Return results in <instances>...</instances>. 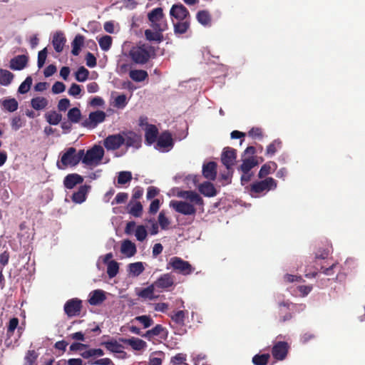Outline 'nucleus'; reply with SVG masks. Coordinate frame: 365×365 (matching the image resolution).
<instances>
[{
    "mask_svg": "<svg viewBox=\"0 0 365 365\" xmlns=\"http://www.w3.org/2000/svg\"><path fill=\"white\" fill-rule=\"evenodd\" d=\"M129 56L135 63L145 64L150 58L155 56V49L148 43H139L132 47Z\"/></svg>",
    "mask_w": 365,
    "mask_h": 365,
    "instance_id": "f257e3e1",
    "label": "nucleus"
},
{
    "mask_svg": "<svg viewBox=\"0 0 365 365\" xmlns=\"http://www.w3.org/2000/svg\"><path fill=\"white\" fill-rule=\"evenodd\" d=\"M83 156V149L77 152L75 148L70 147L62 155L61 162L57 163V166L59 169H64L68 166L74 167L81 161Z\"/></svg>",
    "mask_w": 365,
    "mask_h": 365,
    "instance_id": "f03ea898",
    "label": "nucleus"
},
{
    "mask_svg": "<svg viewBox=\"0 0 365 365\" xmlns=\"http://www.w3.org/2000/svg\"><path fill=\"white\" fill-rule=\"evenodd\" d=\"M277 182L272 178H266L263 180L256 181L250 185V193L252 197H257L277 187Z\"/></svg>",
    "mask_w": 365,
    "mask_h": 365,
    "instance_id": "7ed1b4c3",
    "label": "nucleus"
},
{
    "mask_svg": "<svg viewBox=\"0 0 365 365\" xmlns=\"http://www.w3.org/2000/svg\"><path fill=\"white\" fill-rule=\"evenodd\" d=\"M104 155V150L101 145H94L86 153L83 150L81 162L86 165H97L100 163Z\"/></svg>",
    "mask_w": 365,
    "mask_h": 365,
    "instance_id": "20e7f679",
    "label": "nucleus"
},
{
    "mask_svg": "<svg viewBox=\"0 0 365 365\" xmlns=\"http://www.w3.org/2000/svg\"><path fill=\"white\" fill-rule=\"evenodd\" d=\"M172 267L174 271L182 275H188L194 272V267L189 262L183 260L180 257H173L168 263L167 269Z\"/></svg>",
    "mask_w": 365,
    "mask_h": 365,
    "instance_id": "39448f33",
    "label": "nucleus"
},
{
    "mask_svg": "<svg viewBox=\"0 0 365 365\" xmlns=\"http://www.w3.org/2000/svg\"><path fill=\"white\" fill-rule=\"evenodd\" d=\"M121 134L127 148L139 149L141 147L142 138L140 135L133 130H124L121 132Z\"/></svg>",
    "mask_w": 365,
    "mask_h": 365,
    "instance_id": "423d86ee",
    "label": "nucleus"
},
{
    "mask_svg": "<svg viewBox=\"0 0 365 365\" xmlns=\"http://www.w3.org/2000/svg\"><path fill=\"white\" fill-rule=\"evenodd\" d=\"M82 301L78 298L68 299L64 304L63 310L68 317L79 316L82 309Z\"/></svg>",
    "mask_w": 365,
    "mask_h": 365,
    "instance_id": "0eeeda50",
    "label": "nucleus"
},
{
    "mask_svg": "<svg viewBox=\"0 0 365 365\" xmlns=\"http://www.w3.org/2000/svg\"><path fill=\"white\" fill-rule=\"evenodd\" d=\"M106 113L103 110H97L90 113L88 118L81 123L84 128H94L98 124L103 123L106 119Z\"/></svg>",
    "mask_w": 365,
    "mask_h": 365,
    "instance_id": "6e6552de",
    "label": "nucleus"
},
{
    "mask_svg": "<svg viewBox=\"0 0 365 365\" xmlns=\"http://www.w3.org/2000/svg\"><path fill=\"white\" fill-rule=\"evenodd\" d=\"M124 145L121 132L117 134L109 135L103 140V145L107 150H116Z\"/></svg>",
    "mask_w": 365,
    "mask_h": 365,
    "instance_id": "1a4fd4ad",
    "label": "nucleus"
},
{
    "mask_svg": "<svg viewBox=\"0 0 365 365\" xmlns=\"http://www.w3.org/2000/svg\"><path fill=\"white\" fill-rule=\"evenodd\" d=\"M237 158V150L230 147H225L221 155V162L227 170L232 169Z\"/></svg>",
    "mask_w": 365,
    "mask_h": 365,
    "instance_id": "9d476101",
    "label": "nucleus"
},
{
    "mask_svg": "<svg viewBox=\"0 0 365 365\" xmlns=\"http://www.w3.org/2000/svg\"><path fill=\"white\" fill-rule=\"evenodd\" d=\"M289 345L286 341H277L272 348V355L276 360H284L288 354Z\"/></svg>",
    "mask_w": 365,
    "mask_h": 365,
    "instance_id": "9b49d317",
    "label": "nucleus"
},
{
    "mask_svg": "<svg viewBox=\"0 0 365 365\" xmlns=\"http://www.w3.org/2000/svg\"><path fill=\"white\" fill-rule=\"evenodd\" d=\"M170 206L176 212L185 215H194L196 213L194 205L185 201H171Z\"/></svg>",
    "mask_w": 365,
    "mask_h": 365,
    "instance_id": "f8f14e48",
    "label": "nucleus"
},
{
    "mask_svg": "<svg viewBox=\"0 0 365 365\" xmlns=\"http://www.w3.org/2000/svg\"><path fill=\"white\" fill-rule=\"evenodd\" d=\"M170 15L178 21L190 19L189 11L182 4L173 5L170 10Z\"/></svg>",
    "mask_w": 365,
    "mask_h": 365,
    "instance_id": "ddd939ff",
    "label": "nucleus"
},
{
    "mask_svg": "<svg viewBox=\"0 0 365 365\" xmlns=\"http://www.w3.org/2000/svg\"><path fill=\"white\" fill-rule=\"evenodd\" d=\"M29 57L26 55H18L10 60L9 67L14 71H21L26 67Z\"/></svg>",
    "mask_w": 365,
    "mask_h": 365,
    "instance_id": "4468645a",
    "label": "nucleus"
},
{
    "mask_svg": "<svg viewBox=\"0 0 365 365\" xmlns=\"http://www.w3.org/2000/svg\"><path fill=\"white\" fill-rule=\"evenodd\" d=\"M91 189L90 185H81L76 192H74L71 196V200L73 202L81 204L86 201L87 195Z\"/></svg>",
    "mask_w": 365,
    "mask_h": 365,
    "instance_id": "2eb2a0df",
    "label": "nucleus"
},
{
    "mask_svg": "<svg viewBox=\"0 0 365 365\" xmlns=\"http://www.w3.org/2000/svg\"><path fill=\"white\" fill-rule=\"evenodd\" d=\"M83 178L77 173H71L67 175L63 180V185L66 189L71 190L77 185L83 182Z\"/></svg>",
    "mask_w": 365,
    "mask_h": 365,
    "instance_id": "dca6fc26",
    "label": "nucleus"
},
{
    "mask_svg": "<svg viewBox=\"0 0 365 365\" xmlns=\"http://www.w3.org/2000/svg\"><path fill=\"white\" fill-rule=\"evenodd\" d=\"M178 197L190 200V202L196 205L202 206L204 204L202 198L195 191L187 190L181 191L178 195Z\"/></svg>",
    "mask_w": 365,
    "mask_h": 365,
    "instance_id": "f3484780",
    "label": "nucleus"
},
{
    "mask_svg": "<svg viewBox=\"0 0 365 365\" xmlns=\"http://www.w3.org/2000/svg\"><path fill=\"white\" fill-rule=\"evenodd\" d=\"M174 284L173 277L170 274H164L161 275L154 283L155 288L167 289Z\"/></svg>",
    "mask_w": 365,
    "mask_h": 365,
    "instance_id": "a211bd4d",
    "label": "nucleus"
},
{
    "mask_svg": "<svg viewBox=\"0 0 365 365\" xmlns=\"http://www.w3.org/2000/svg\"><path fill=\"white\" fill-rule=\"evenodd\" d=\"M203 176L210 180H214L217 176V163L214 161H210L205 163L202 166Z\"/></svg>",
    "mask_w": 365,
    "mask_h": 365,
    "instance_id": "6ab92c4d",
    "label": "nucleus"
},
{
    "mask_svg": "<svg viewBox=\"0 0 365 365\" xmlns=\"http://www.w3.org/2000/svg\"><path fill=\"white\" fill-rule=\"evenodd\" d=\"M106 299L105 292L102 289H96L89 294L88 302L91 305L97 306L103 303Z\"/></svg>",
    "mask_w": 365,
    "mask_h": 365,
    "instance_id": "aec40b11",
    "label": "nucleus"
},
{
    "mask_svg": "<svg viewBox=\"0 0 365 365\" xmlns=\"http://www.w3.org/2000/svg\"><path fill=\"white\" fill-rule=\"evenodd\" d=\"M101 345L104 346L108 351L113 353H118L122 354V358H124L126 356V353L122 350L123 346L120 344H119L116 340L103 341L101 343Z\"/></svg>",
    "mask_w": 365,
    "mask_h": 365,
    "instance_id": "412c9836",
    "label": "nucleus"
},
{
    "mask_svg": "<svg viewBox=\"0 0 365 365\" xmlns=\"http://www.w3.org/2000/svg\"><path fill=\"white\" fill-rule=\"evenodd\" d=\"M120 252L127 257L134 256L137 252L135 245L129 240L123 241L120 247Z\"/></svg>",
    "mask_w": 365,
    "mask_h": 365,
    "instance_id": "4be33fe9",
    "label": "nucleus"
},
{
    "mask_svg": "<svg viewBox=\"0 0 365 365\" xmlns=\"http://www.w3.org/2000/svg\"><path fill=\"white\" fill-rule=\"evenodd\" d=\"M66 42V38L62 32H56L53 37L52 44L57 53H61Z\"/></svg>",
    "mask_w": 365,
    "mask_h": 365,
    "instance_id": "5701e85b",
    "label": "nucleus"
},
{
    "mask_svg": "<svg viewBox=\"0 0 365 365\" xmlns=\"http://www.w3.org/2000/svg\"><path fill=\"white\" fill-rule=\"evenodd\" d=\"M173 140L171 134L168 132H163L158 137L157 140V146L161 148L173 147Z\"/></svg>",
    "mask_w": 365,
    "mask_h": 365,
    "instance_id": "b1692460",
    "label": "nucleus"
},
{
    "mask_svg": "<svg viewBox=\"0 0 365 365\" xmlns=\"http://www.w3.org/2000/svg\"><path fill=\"white\" fill-rule=\"evenodd\" d=\"M259 164L258 160L254 156H251L242 160L240 165V170L244 174H247L253 168Z\"/></svg>",
    "mask_w": 365,
    "mask_h": 365,
    "instance_id": "393cba45",
    "label": "nucleus"
},
{
    "mask_svg": "<svg viewBox=\"0 0 365 365\" xmlns=\"http://www.w3.org/2000/svg\"><path fill=\"white\" fill-rule=\"evenodd\" d=\"M190 27V19L178 21L173 24L174 33L176 35L185 34Z\"/></svg>",
    "mask_w": 365,
    "mask_h": 365,
    "instance_id": "a878e982",
    "label": "nucleus"
},
{
    "mask_svg": "<svg viewBox=\"0 0 365 365\" xmlns=\"http://www.w3.org/2000/svg\"><path fill=\"white\" fill-rule=\"evenodd\" d=\"M158 130L154 125H149L145 130V142L148 145H152L156 141Z\"/></svg>",
    "mask_w": 365,
    "mask_h": 365,
    "instance_id": "bb28decb",
    "label": "nucleus"
},
{
    "mask_svg": "<svg viewBox=\"0 0 365 365\" xmlns=\"http://www.w3.org/2000/svg\"><path fill=\"white\" fill-rule=\"evenodd\" d=\"M121 341L130 345L134 350L140 351L147 346L146 342L138 338L122 339Z\"/></svg>",
    "mask_w": 365,
    "mask_h": 365,
    "instance_id": "cd10ccee",
    "label": "nucleus"
},
{
    "mask_svg": "<svg viewBox=\"0 0 365 365\" xmlns=\"http://www.w3.org/2000/svg\"><path fill=\"white\" fill-rule=\"evenodd\" d=\"M163 333L167 334L165 328L161 324H156L153 328L148 330L142 336L150 341L155 336H160Z\"/></svg>",
    "mask_w": 365,
    "mask_h": 365,
    "instance_id": "c85d7f7f",
    "label": "nucleus"
},
{
    "mask_svg": "<svg viewBox=\"0 0 365 365\" xmlns=\"http://www.w3.org/2000/svg\"><path fill=\"white\" fill-rule=\"evenodd\" d=\"M290 305H292V303L289 302H283L279 303V314H284V315L280 316L279 321L281 322H284L292 319V314L289 312H286L287 310H289Z\"/></svg>",
    "mask_w": 365,
    "mask_h": 365,
    "instance_id": "c756f323",
    "label": "nucleus"
},
{
    "mask_svg": "<svg viewBox=\"0 0 365 365\" xmlns=\"http://www.w3.org/2000/svg\"><path fill=\"white\" fill-rule=\"evenodd\" d=\"M199 191L207 197H213L217 195V191L212 183L205 182L199 187Z\"/></svg>",
    "mask_w": 365,
    "mask_h": 365,
    "instance_id": "7c9ffc66",
    "label": "nucleus"
},
{
    "mask_svg": "<svg viewBox=\"0 0 365 365\" xmlns=\"http://www.w3.org/2000/svg\"><path fill=\"white\" fill-rule=\"evenodd\" d=\"M129 77L135 82H142L148 78V73L145 70L134 69L129 71Z\"/></svg>",
    "mask_w": 365,
    "mask_h": 365,
    "instance_id": "2f4dec72",
    "label": "nucleus"
},
{
    "mask_svg": "<svg viewBox=\"0 0 365 365\" xmlns=\"http://www.w3.org/2000/svg\"><path fill=\"white\" fill-rule=\"evenodd\" d=\"M84 43V36L78 34L75 36L73 41L71 43L72 50L71 53L73 56H78L80 53L81 48Z\"/></svg>",
    "mask_w": 365,
    "mask_h": 365,
    "instance_id": "473e14b6",
    "label": "nucleus"
},
{
    "mask_svg": "<svg viewBox=\"0 0 365 365\" xmlns=\"http://www.w3.org/2000/svg\"><path fill=\"white\" fill-rule=\"evenodd\" d=\"M196 19L200 24H202L205 26H210V24H211V21H212L211 15H210V12L207 10L199 11L197 13Z\"/></svg>",
    "mask_w": 365,
    "mask_h": 365,
    "instance_id": "72a5a7b5",
    "label": "nucleus"
},
{
    "mask_svg": "<svg viewBox=\"0 0 365 365\" xmlns=\"http://www.w3.org/2000/svg\"><path fill=\"white\" fill-rule=\"evenodd\" d=\"M48 104V100L44 97H35L31 101V107L36 110H40L46 108Z\"/></svg>",
    "mask_w": 365,
    "mask_h": 365,
    "instance_id": "f704fd0d",
    "label": "nucleus"
},
{
    "mask_svg": "<svg viewBox=\"0 0 365 365\" xmlns=\"http://www.w3.org/2000/svg\"><path fill=\"white\" fill-rule=\"evenodd\" d=\"M277 168V164L274 162H269L267 163L264 164L259 173H258V177L259 178H263L268 175L269 174L272 173Z\"/></svg>",
    "mask_w": 365,
    "mask_h": 365,
    "instance_id": "c9c22d12",
    "label": "nucleus"
},
{
    "mask_svg": "<svg viewBox=\"0 0 365 365\" xmlns=\"http://www.w3.org/2000/svg\"><path fill=\"white\" fill-rule=\"evenodd\" d=\"M163 32H160L158 31H152L150 29H146L145 31V36L146 40L149 41H155L157 43H160L163 41Z\"/></svg>",
    "mask_w": 365,
    "mask_h": 365,
    "instance_id": "e433bc0d",
    "label": "nucleus"
},
{
    "mask_svg": "<svg viewBox=\"0 0 365 365\" xmlns=\"http://www.w3.org/2000/svg\"><path fill=\"white\" fill-rule=\"evenodd\" d=\"M14 75L9 71L0 68V85L7 86L12 82Z\"/></svg>",
    "mask_w": 365,
    "mask_h": 365,
    "instance_id": "4c0bfd02",
    "label": "nucleus"
},
{
    "mask_svg": "<svg viewBox=\"0 0 365 365\" xmlns=\"http://www.w3.org/2000/svg\"><path fill=\"white\" fill-rule=\"evenodd\" d=\"M187 315V311L179 310L171 315V319L176 325L183 327L185 325V320Z\"/></svg>",
    "mask_w": 365,
    "mask_h": 365,
    "instance_id": "58836bf2",
    "label": "nucleus"
},
{
    "mask_svg": "<svg viewBox=\"0 0 365 365\" xmlns=\"http://www.w3.org/2000/svg\"><path fill=\"white\" fill-rule=\"evenodd\" d=\"M3 108L9 112H14L18 109L19 103L15 98H7L1 102Z\"/></svg>",
    "mask_w": 365,
    "mask_h": 365,
    "instance_id": "ea45409f",
    "label": "nucleus"
},
{
    "mask_svg": "<svg viewBox=\"0 0 365 365\" xmlns=\"http://www.w3.org/2000/svg\"><path fill=\"white\" fill-rule=\"evenodd\" d=\"M46 121L50 125H58L62 119V115L56 111H51L45 114Z\"/></svg>",
    "mask_w": 365,
    "mask_h": 365,
    "instance_id": "a19ab883",
    "label": "nucleus"
},
{
    "mask_svg": "<svg viewBox=\"0 0 365 365\" xmlns=\"http://www.w3.org/2000/svg\"><path fill=\"white\" fill-rule=\"evenodd\" d=\"M163 11L161 7H158L153 9L148 14V18L150 21H161L163 20Z\"/></svg>",
    "mask_w": 365,
    "mask_h": 365,
    "instance_id": "79ce46f5",
    "label": "nucleus"
},
{
    "mask_svg": "<svg viewBox=\"0 0 365 365\" xmlns=\"http://www.w3.org/2000/svg\"><path fill=\"white\" fill-rule=\"evenodd\" d=\"M133 320L138 322L144 329L149 328L154 324V321L150 315L137 316Z\"/></svg>",
    "mask_w": 365,
    "mask_h": 365,
    "instance_id": "37998d69",
    "label": "nucleus"
},
{
    "mask_svg": "<svg viewBox=\"0 0 365 365\" xmlns=\"http://www.w3.org/2000/svg\"><path fill=\"white\" fill-rule=\"evenodd\" d=\"M269 359V354H256L252 357V361L254 365H267Z\"/></svg>",
    "mask_w": 365,
    "mask_h": 365,
    "instance_id": "c03bdc74",
    "label": "nucleus"
},
{
    "mask_svg": "<svg viewBox=\"0 0 365 365\" xmlns=\"http://www.w3.org/2000/svg\"><path fill=\"white\" fill-rule=\"evenodd\" d=\"M38 354L35 350H29L24 356V365H34Z\"/></svg>",
    "mask_w": 365,
    "mask_h": 365,
    "instance_id": "a18cd8bd",
    "label": "nucleus"
},
{
    "mask_svg": "<svg viewBox=\"0 0 365 365\" xmlns=\"http://www.w3.org/2000/svg\"><path fill=\"white\" fill-rule=\"evenodd\" d=\"M155 288V285H153V284H152L151 285L147 287L146 288L141 289L138 292V295L140 297H142L144 299H154L153 293H154Z\"/></svg>",
    "mask_w": 365,
    "mask_h": 365,
    "instance_id": "49530a36",
    "label": "nucleus"
},
{
    "mask_svg": "<svg viewBox=\"0 0 365 365\" xmlns=\"http://www.w3.org/2000/svg\"><path fill=\"white\" fill-rule=\"evenodd\" d=\"M67 115L71 123H77L81 117V110L78 108H73L68 110Z\"/></svg>",
    "mask_w": 365,
    "mask_h": 365,
    "instance_id": "de8ad7c7",
    "label": "nucleus"
},
{
    "mask_svg": "<svg viewBox=\"0 0 365 365\" xmlns=\"http://www.w3.org/2000/svg\"><path fill=\"white\" fill-rule=\"evenodd\" d=\"M129 272L134 276L140 275L145 269L141 262L130 263L128 266Z\"/></svg>",
    "mask_w": 365,
    "mask_h": 365,
    "instance_id": "09e8293b",
    "label": "nucleus"
},
{
    "mask_svg": "<svg viewBox=\"0 0 365 365\" xmlns=\"http://www.w3.org/2000/svg\"><path fill=\"white\" fill-rule=\"evenodd\" d=\"M119 270L118 263L115 260H111L108 263L107 274L110 278L117 275Z\"/></svg>",
    "mask_w": 365,
    "mask_h": 365,
    "instance_id": "8fccbe9b",
    "label": "nucleus"
},
{
    "mask_svg": "<svg viewBox=\"0 0 365 365\" xmlns=\"http://www.w3.org/2000/svg\"><path fill=\"white\" fill-rule=\"evenodd\" d=\"M32 78L31 76H27L24 82L21 83L18 88V92L21 94L26 93L31 88L32 85Z\"/></svg>",
    "mask_w": 365,
    "mask_h": 365,
    "instance_id": "3c124183",
    "label": "nucleus"
},
{
    "mask_svg": "<svg viewBox=\"0 0 365 365\" xmlns=\"http://www.w3.org/2000/svg\"><path fill=\"white\" fill-rule=\"evenodd\" d=\"M127 104L128 100L125 94H120L114 99L113 106L118 109L124 108Z\"/></svg>",
    "mask_w": 365,
    "mask_h": 365,
    "instance_id": "603ef678",
    "label": "nucleus"
},
{
    "mask_svg": "<svg viewBox=\"0 0 365 365\" xmlns=\"http://www.w3.org/2000/svg\"><path fill=\"white\" fill-rule=\"evenodd\" d=\"M281 141L279 140H274L267 147L266 150V154L267 155H274L277 150L281 148Z\"/></svg>",
    "mask_w": 365,
    "mask_h": 365,
    "instance_id": "864d4df0",
    "label": "nucleus"
},
{
    "mask_svg": "<svg viewBox=\"0 0 365 365\" xmlns=\"http://www.w3.org/2000/svg\"><path fill=\"white\" fill-rule=\"evenodd\" d=\"M89 75V71L84 66H81L76 72V79L79 82L86 81Z\"/></svg>",
    "mask_w": 365,
    "mask_h": 365,
    "instance_id": "5fc2aeb1",
    "label": "nucleus"
},
{
    "mask_svg": "<svg viewBox=\"0 0 365 365\" xmlns=\"http://www.w3.org/2000/svg\"><path fill=\"white\" fill-rule=\"evenodd\" d=\"M132 180V174L129 171H121L118 173V183L124 185Z\"/></svg>",
    "mask_w": 365,
    "mask_h": 365,
    "instance_id": "6e6d98bb",
    "label": "nucleus"
},
{
    "mask_svg": "<svg viewBox=\"0 0 365 365\" xmlns=\"http://www.w3.org/2000/svg\"><path fill=\"white\" fill-rule=\"evenodd\" d=\"M98 43L103 51H108L112 44V38L110 36H104L98 40Z\"/></svg>",
    "mask_w": 365,
    "mask_h": 365,
    "instance_id": "4d7b16f0",
    "label": "nucleus"
},
{
    "mask_svg": "<svg viewBox=\"0 0 365 365\" xmlns=\"http://www.w3.org/2000/svg\"><path fill=\"white\" fill-rule=\"evenodd\" d=\"M148 235L147 230L143 225H138L135 229V237L140 242H143L145 240Z\"/></svg>",
    "mask_w": 365,
    "mask_h": 365,
    "instance_id": "13d9d810",
    "label": "nucleus"
},
{
    "mask_svg": "<svg viewBox=\"0 0 365 365\" xmlns=\"http://www.w3.org/2000/svg\"><path fill=\"white\" fill-rule=\"evenodd\" d=\"M143 212V205L140 202H136L130 209L129 213L134 217H140Z\"/></svg>",
    "mask_w": 365,
    "mask_h": 365,
    "instance_id": "bf43d9fd",
    "label": "nucleus"
},
{
    "mask_svg": "<svg viewBox=\"0 0 365 365\" xmlns=\"http://www.w3.org/2000/svg\"><path fill=\"white\" fill-rule=\"evenodd\" d=\"M19 325V319L16 317H13L9 320L8 327H7V331L6 334L9 336H11L13 335L15 329L17 328Z\"/></svg>",
    "mask_w": 365,
    "mask_h": 365,
    "instance_id": "052dcab7",
    "label": "nucleus"
},
{
    "mask_svg": "<svg viewBox=\"0 0 365 365\" xmlns=\"http://www.w3.org/2000/svg\"><path fill=\"white\" fill-rule=\"evenodd\" d=\"M150 23H151L150 26L154 31L163 32L168 28V25H167L166 22L163 20L161 21H155V22L150 21Z\"/></svg>",
    "mask_w": 365,
    "mask_h": 365,
    "instance_id": "680f3d73",
    "label": "nucleus"
},
{
    "mask_svg": "<svg viewBox=\"0 0 365 365\" xmlns=\"http://www.w3.org/2000/svg\"><path fill=\"white\" fill-rule=\"evenodd\" d=\"M158 222L163 230L167 229L170 223L163 211H161L158 215Z\"/></svg>",
    "mask_w": 365,
    "mask_h": 365,
    "instance_id": "e2e57ef3",
    "label": "nucleus"
},
{
    "mask_svg": "<svg viewBox=\"0 0 365 365\" xmlns=\"http://www.w3.org/2000/svg\"><path fill=\"white\" fill-rule=\"evenodd\" d=\"M47 57V48H44L40 51L38 54L37 65L39 68H42L45 63Z\"/></svg>",
    "mask_w": 365,
    "mask_h": 365,
    "instance_id": "0e129e2a",
    "label": "nucleus"
},
{
    "mask_svg": "<svg viewBox=\"0 0 365 365\" xmlns=\"http://www.w3.org/2000/svg\"><path fill=\"white\" fill-rule=\"evenodd\" d=\"M66 89V86L63 83L56 81L52 86V92L55 94L63 93Z\"/></svg>",
    "mask_w": 365,
    "mask_h": 365,
    "instance_id": "69168bd1",
    "label": "nucleus"
},
{
    "mask_svg": "<svg viewBox=\"0 0 365 365\" xmlns=\"http://www.w3.org/2000/svg\"><path fill=\"white\" fill-rule=\"evenodd\" d=\"M86 65L90 67V68H93L96 66V58L95 57V56L90 53V52H88L86 56Z\"/></svg>",
    "mask_w": 365,
    "mask_h": 365,
    "instance_id": "338daca9",
    "label": "nucleus"
},
{
    "mask_svg": "<svg viewBox=\"0 0 365 365\" xmlns=\"http://www.w3.org/2000/svg\"><path fill=\"white\" fill-rule=\"evenodd\" d=\"M81 92V86L76 83H72L68 89V94L72 96H76Z\"/></svg>",
    "mask_w": 365,
    "mask_h": 365,
    "instance_id": "774afa93",
    "label": "nucleus"
}]
</instances>
